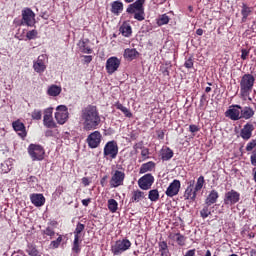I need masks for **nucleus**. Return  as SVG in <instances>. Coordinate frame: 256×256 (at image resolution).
Segmentation results:
<instances>
[{
  "instance_id": "obj_60",
  "label": "nucleus",
  "mask_w": 256,
  "mask_h": 256,
  "mask_svg": "<svg viewBox=\"0 0 256 256\" xmlns=\"http://www.w3.org/2000/svg\"><path fill=\"white\" fill-rule=\"evenodd\" d=\"M107 181V175H105L101 180H100V185L101 187H105V182Z\"/></svg>"
},
{
  "instance_id": "obj_61",
  "label": "nucleus",
  "mask_w": 256,
  "mask_h": 256,
  "mask_svg": "<svg viewBox=\"0 0 256 256\" xmlns=\"http://www.w3.org/2000/svg\"><path fill=\"white\" fill-rule=\"evenodd\" d=\"M45 137H53V130H46Z\"/></svg>"
},
{
  "instance_id": "obj_42",
  "label": "nucleus",
  "mask_w": 256,
  "mask_h": 256,
  "mask_svg": "<svg viewBox=\"0 0 256 256\" xmlns=\"http://www.w3.org/2000/svg\"><path fill=\"white\" fill-rule=\"evenodd\" d=\"M43 117V112L39 109H34L31 114V118L34 121H41V118Z\"/></svg>"
},
{
  "instance_id": "obj_63",
  "label": "nucleus",
  "mask_w": 256,
  "mask_h": 256,
  "mask_svg": "<svg viewBox=\"0 0 256 256\" xmlns=\"http://www.w3.org/2000/svg\"><path fill=\"white\" fill-rule=\"evenodd\" d=\"M196 35H199V36L203 35V29H201V28L197 29Z\"/></svg>"
},
{
  "instance_id": "obj_47",
  "label": "nucleus",
  "mask_w": 256,
  "mask_h": 256,
  "mask_svg": "<svg viewBox=\"0 0 256 256\" xmlns=\"http://www.w3.org/2000/svg\"><path fill=\"white\" fill-rule=\"evenodd\" d=\"M43 235H47L48 237H53L55 235V230L51 227H47L45 230L42 231Z\"/></svg>"
},
{
  "instance_id": "obj_14",
  "label": "nucleus",
  "mask_w": 256,
  "mask_h": 256,
  "mask_svg": "<svg viewBox=\"0 0 256 256\" xmlns=\"http://www.w3.org/2000/svg\"><path fill=\"white\" fill-rule=\"evenodd\" d=\"M241 109V105L234 104L225 112V117H228L231 121H239L241 119Z\"/></svg>"
},
{
  "instance_id": "obj_18",
  "label": "nucleus",
  "mask_w": 256,
  "mask_h": 256,
  "mask_svg": "<svg viewBox=\"0 0 256 256\" xmlns=\"http://www.w3.org/2000/svg\"><path fill=\"white\" fill-rule=\"evenodd\" d=\"M12 127L16 133H18L19 137L25 139L27 137V129L25 128V124L21 122V120H16L12 122Z\"/></svg>"
},
{
  "instance_id": "obj_52",
  "label": "nucleus",
  "mask_w": 256,
  "mask_h": 256,
  "mask_svg": "<svg viewBox=\"0 0 256 256\" xmlns=\"http://www.w3.org/2000/svg\"><path fill=\"white\" fill-rule=\"evenodd\" d=\"M251 165L256 167V149L252 151V155L250 156Z\"/></svg>"
},
{
  "instance_id": "obj_27",
  "label": "nucleus",
  "mask_w": 256,
  "mask_h": 256,
  "mask_svg": "<svg viewBox=\"0 0 256 256\" xmlns=\"http://www.w3.org/2000/svg\"><path fill=\"white\" fill-rule=\"evenodd\" d=\"M139 52L135 48H127L124 51V59H128V61H133V59H137Z\"/></svg>"
},
{
  "instance_id": "obj_49",
  "label": "nucleus",
  "mask_w": 256,
  "mask_h": 256,
  "mask_svg": "<svg viewBox=\"0 0 256 256\" xmlns=\"http://www.w3.org/2000/svg\"><path fill=\"white\" fill-rule=\"evenodd\" d=\"M256 147V140H251L250 142L247 143L246 145V151H253Z\"/></svg>"
},
{
  "instance_id": "obj_8",
  "label": "nucleus",
  "mask_w": 256,
  "mask_h": 256,
  "mask_svg": "<svg viewBox=\"0 0 256 256\" xmlns=\"http://www.w3.org/2000/svg\"><path fill=\"white\" fill-rule=\"evenodd\" d=\"M103 155L106 159H117V155H119V145L117 141H108L104 146Z\"/></svg>"
},
{
  "instance_id": "obj_13",
  "label": "nucleus",
  "mask_w": 256,
  "mask_h": 256,
  "mask_svg": "<svg viewBox=\"0 0 256 256\" xmlns=\"http://www.w3.org/2000/svg\"><path fill=\"white\" fill-rule=\"evenodd\" d=\"M119 67H121V60L115 56H112L106 61V72L108 75H113Z\"/></svg>"
},
{
  "instance_id": "obj_17",
  "label": "nucleus",
  "mask_w": 256,
  "mask_h": 256,
  "mask_svg": "<svg viewBox=\"0 0 256 256\" xmlns=\"http://www.w3.org/2000/svg\"><path fill=\"white\" fill-rule=\"evenodd\" d=\"M255 131V126L251 122H247L243 128L240 130V137L244 141H249L253 137V132Z\"/></svg>"
},
{
  "instance_id": "obj_32",
  "label": "nucleus",
  "mask_w": 256,
  "mask_h": 256,
  "mask_svg": "<svg viewBox=\"0 0 256 256\" xmlns=\"http://www.w3.org/2000/svg\"><path fill=\"white\" fill-rule=\"evenodd\" d=\"M43 125L47 129H56L57 123L53 120V117H43Z\"/></svg>"
},
{
  "instance_id": "obj_50",
  "label": "nucleus",
  "mask_w": 256,
  "mask_h": 256,
  "mask_svg": "<svg viewBox=\"0 0 256 256\" xmlns=\"http://www.w3.org/2000/svg\"><path fill=\"white\" fill-rule=\"evenodd\" d=\"M142 159L145 161L146 159H149V148H142L141 151Z\"/></svg>"
},
{
  "instance_id": "obj_37",
  "label": "nucleus",
  "mask_w": 256,
  "mask_h": 256,
  "mask_svg": "<svg viewBox=\"0 0 256 256\" xmlns=\"http://www.w3.org/2000/svg\"><path fill=\"white\" fill-rule=\"evenodd\" d=\"M78 45L80 47L81 53H86L88 55H91V53H93V50L89 46H87L84 40H80Z\"/></svg>"
},
{
  "instance_id": "obj_64",
  "label": "nucleus",
  "mask_w": 256,
  "mask_h": 256,
  "mask_svg": "<svg viewBox=\"0 0 256 256\" xmlns=\"http://www.w3.org/2000/svg\"><path fill=\"white\" fill-rule=\"evenodd\" d=\"M250 256H256V249L250 250Z\"/></svg>"
},
{
  "instance_id": "obj_55",
  "label": "nucleus",
  "mask_w": 256,
  "mask_h": 256,
  "mask_svg": "<svg viewBox=\"0 0 256 256\" xmlns=\"http://www.w3.org/2000/svg\"><path fill=\"white\" fill-rule=\"evenodd\" d=\"M197 250L195 249H190L188 250L184 256H195V253H196Z\"/></svg>"
},
{
  "instance_id": "obj_25",
  "label": "nucleus",
  "mask_w": 256,
  "mask_h": 256,
  "mask_svg": "<svg viewBox=\"0 0 256 256\" xmlns=\"http://www.w3.org/2000/svg\"><path fill=\"white\" fill-rule=\"evenodd\" d=\"M62 91L63 89L61 88V86L52 84L47 89V95H49V97H59Z\"/></svg>"
},
{
  "instance_id": "obj_53",
  "label": "nucleus",
  "mask_w": 256,
  "mask_h": 256,
  "mask_svg": "<svg viewBox=\"0 0 256 256\" xmlns=\"http://www.w3.org/2000/svg\"><path fill=\"white\" fill-rule=\"evenodd\" d=\"M189 131L190 133H198V131H200L199 126L195 125V124H191L189 126Z\"/></svg>"
},
{
  "instance_id": "obj_51",
  "label": "nucleus",
  "mask_w": 256,
  "mask_h": 256,
  "mask_svg": "<svg viewBox=\"0 0 256 256\" xmlns=\"http://www.w3.org/2000/svg\"><path fill=\"white\" fill-rule=\"evenodd\" d=\"M43 117H53V107L46 108Z\"/></svg>"
},
{
  "instance_id": "obj_40",
  "label": "nucleus",
  "mask_w": 256,
  "mask_h": 256,
  "mask_svg": "<svg viewBox=\"0 0 256 256\" xmlns=\"http://www.w3.org/2000/svg\"><path fill=\"white\" fill-rule=\"evenodd\" d=\"M187 241V237L185 235L181 234L180 232H177V237H176V243L180 247H185V243Z\"/></svg>"
},
{
  "instance_id": "obj_36",
  "label": "nucleus",
  "mask_w": 256,
  "mask_h": 256,
  "mask_svg": "<svg viewBox=\"0 0 256 256\" xmlns=\"http://www.w3.org/2000/svg\"><path fill=\"white\" fill-rule=\"evenodd\" d=\"M83 231H85V224L78 222L74 230V238L81 239V233H83Z\"/></svg>"
},
{
  "instance_id": "obj_20",
  "label": "nucleus",
  "mask_w": 256,
  "mask_h": 256,
  "mask_svg": "<svg viewBox=\"0 0 256 256\" xmlns=\"http://www.w3.org/2000/svg\"><path fill=\"white\" fill-rule=\"evenodd\" d=\"M30 200L35 207H43L45 205V196L43 194H31Z\"/></svg>"
},
{
  "instance_id": "obj_1",
  "label": "nucleus",
  "mask_w": 256,
  "mask_h": 256,
  "mask_svg": "<svg viewBox=\"0 0 256 256\" xmlns=\"http://www.w3.org/2000/svg\"><path fill=\"white\" fill-rule=\"evenodd\" d=\"M80 119L85 131H93L101 125V116L99 109L95 105H87L80 112Z\"/></svg>"
},
{
  "instance_id": "obj_56",
  "label": "nucleus",
  "mask_w": 256,
  "mask_h": 256,
  "mask_svg": "<svg viewBox=\"0 0 256 256\" xmlns=\"http://www.w3.org/2000/svg\"><path fill=\"white\" fill-rule=\"evenodd\" d=\"M83 58H84V63H91V61H93V56H87V55H85V56H83Z\"/></svg>"
},
{
  "instance_id": "obj_5",
  "label": "nucleus",
  "mask_w": 256,
  "mask_h": 256,
  "mask_svg": "<svg viewBox=\"0 0 256 256\" xmlns=\"http://www.w3.org/2000/svg\"><path fill=\"white\" fill-rule=\"evenodd\" d=\"M125 169L114 170L111 172V179L109 181L111 189L123 186L125 183Z\"/></svg>"
},
{
  "instance_id": "obj_54",
  "label": "nucleus",
  "mask_w": 256,
  "mask_h": 256,
  "mask_svg": "<svg viewBox=\"0 0 256 256\" xmlns=\"http://www.w3.org/2000/svg\"><path fill=\"white\" fill-rule=\"evenodd\" d=\"M82 184L84 185V187H89V185H91V181L89 180V178L83 177Z\"/></svg>"
},
{
  "instance_id": "obj_62",
  "label": "nucleus",
  "mask_w": 256,
  "mask_h": 256,
  "mask_svg": "<svg viewBox=\"0 0 256 256\" xmlns=\"http://www.w3.org/2000/svg\"><path fill=\"white\" fill-rule=\"evenodd\" d=\"M160 253H161V256H171V253H169V250L164 251V252H160Z\"/></svg>"
},
{
  "instance_id": "obj_48",
  "label": "nucleus",
  "mask_w": 256,
  "mask_h": 256,
  "mask_svg": "<svg viewBox=\"0 0 256 256\" xmlns=\"http://www.w3.org/2000/svg\"><path fill=\"white\" fill-rule=\"evenodd\" d=\"M159 251L164 252V251H169V246L167 245V242L161 241L159 242Z\"/></svg>"
},
{
  "instance_id": "obj_3",
  "label": "nucleus",
  "mask_w": 256,
  "mask_h": 256,
  "mask_svg": "<svg viewBox=\"0 0 256 256\" xmlns=\"http://www.w3.org/2000/svg\"><path fill=\"white\" fill-rule=\"evenodd\" d=\"M255 87V77L253 74L246 73L240 79V96L242 99H247L248 101H253L252 97H249Z\"/></svg>"
},
{
  "instance_id": "obj_10",
  "label": "nucleus",
  "mask_w": 256,
  "mask_h": 256,
  "mask_svg": "<svg viewBox=\"0 0 256 256\" xmlns=\"http://www.w3.org/2000/svg\"><path fill=\"white\" fill-rule=\"evenodd\" d=\"M35 12L31 8H24L22 10L21 25H26V27H35Z\"/></svg>"
},
{
  "instance_id": "obj_41",
  "label": "nucleus",
  "mask_w": 256,
  "mask_h": 256,
  "mask_svg": "<svg viewBox=\"0 0 256 256\" xmlns=\"http://www.w3.org/2000/svg\"><path fill=\"white\" fill-rule=\"evenodd\" d=\"M209 205L203 206V208L200 211V217L202 219H207L211 215V209H209Z\"/></svg>"
},
{
  "instance_id": "obj_30",
  "label": "nucleus",
  "mask_w": 256,
  "mask_h": 256,
  "mask_svg": "<svg viewBox=\"0 0 256 256\" xmlns=\"http://www.w3.org/2000/svg\"><path fill=\"white\" fill-rule=\"evenodd\" d=\"M119 31L123 35V37H131V33H133L131 25H129L128 23H123Z\"/></svg>"
},
{
  "instance_id": "obj_23",
  "label": "nucleus",
  "mask_w": 256,
  "mask_h": 256,
  "mask_svg": "<svg viewBox=\"0 0 256 256\" xmlns=\"http://www.w3.org/2000/svg\"><path fill=\"white\" fill-rule=\"evenodd\" d=\"M111 13H113V15H121V13H123V2L120 0L112 2Z\"/></svg>"
},
{
  "instance_id": "obj_16",
  "label": "nucleus",
  "mask_w": 256,
  "mask_h": 256,
  "mask_svg": "<svg viewBox=\"0 0 256 256\" xmlns=\"http://www.w3.org/2000/svg\"><path fill=\"white\" fill-rule=\"evenodd\" d=\"M101 137H102L101 132L99 131L92 132L86 139L88 143V147H90V149H97V147L101 145Z\"/></svg>"
},
{
  "instance_id": "obj_28",
  "label": "nucleus",
  "mask_w": 256,
  "mask_h": 256,
  "mask_svg": "<svg viewBox=\"0 0 256 256\" xmlns=\"http://www.w3.org/2000/svg\"><path fill=\"white\" fill-rule=\"evenodd\" d=\"M253 13V8L249 7L246 3H242V22L245 23L247 21V17Z\"/></svg>"
},
{
  "instance_id": "obj_57",
  "label": "nucleus",
  "mask_w": 256,
  "mask_h": 256,
  "mask_svg": "<svg viewBox=\"0 0 256 256\" xmlns=\"http://www.w3.org/2000/svg\"><path fill=\"white\" fill-rule=\"evenodd\" d=\"M143 142H139V143H136L134 146H133V149L135 151H137V149H143Z\"/></svg>"
},
{
  "instance_id": "obj_39",
  "label": "nucleus",
  "mask_w": 256,
  "mask_h": 256,
  "mask_svg": "<svg viewBox=\"0 0 256 256\" xmlns=\"http://www.w3.org/2000/svg\"><path fill=\"white\" fill-rule=\"evenodd\" d=\"M26 252L29 256H39V250H37V246L33 244H28Z\"/></svg>"
},
{
  "instance_id": "obj_59",
  "label": "nucleus",
  "mask_w": 256,
  "mask_h": 256,
  "mask_svg": "<svg viewBox=\"0 0 256 256\" xmlns=\"http://www.w3.org/2000/svg\"><path fill=\"white\" fill-rule=\"evenodd\" d=\"M177 233L170 232L168 234V239H171L172 241H176Z\"/></svg>"
},
{
  "instance_id": "obj_26",
  "label": "nucleus",
  "mask_w": 256,
  "mask_h": 256,
  "mask_svg": "<svg viewBox=\"0 0 256 256\" xmlns=\"http://www.w3.org/2000/svg\"><path fill=\"white\" fill-rule=\"evenodd\" d=\"M114 107L116 109H118V111H121L123 113V115L125 117H127L128 119H131V117H133V113H131V110L125 106H123V104H121V102L117 101L114 104Z\"/></svg>"
},
{
  "instance_id": "obj_43",
  "label": "nucleus",
  "mask_w": 256,
  "mask_h": 256,
  "mask_svg": "<svg viewBox=\"0 0 256 256\" xmlns=\"http://www.w3.org/2000/svg\"><path fill=\"white\" fill-rule=\"evenodd\" d=\"M38 35H39V32L34 29L26 33V38L28 39V41H31L33 39H37Z\"/></svg>"
},
{
  "instance_id": "obj_9",
  "label": "nucleus",
  "mask_w": 256,
  "mask_h": 256,
  "mask_svg": "<svg viewBox=\"0 0 256 256\" xmlns=\"http://www.w3.org/2000/svg\"><path fill=\"white\" fill-rule=\"evenodd\" d=\"M54 117L58 125H65L69 121V108L65 105L57 106Z\"/></svg>"
},
{
  "instance_id": "obj_34",
  "label": "nucleus",
  "mask_w": 256,
  "mask_h": 256,
  "mask_svg": "<svg viewBox=\"0 0 256 256\" xmlns=\"http://www.w3.org/2000/svg\"><path fill=\"white\" fill-rule=\"evenodd\" d=\"M169 21H171V18H169L167 14H162L156 20V23H157L158 27H163V25H168Z\"/></svg>"
},
{
  "instance_id": "obj_38",
  "label": "nucleus",
  "mask_w": 256,
  "mask_h": 256,
  "mask_svg": "<svg viewBox=\"0 0 256 256\" xmlns=\"http://www.w3.org/2000/svg\"><path fill=\"white\" fill-rule=\"evenodd\" d=\"M148 199L152 202L156 203V201H159V190L153 189L148 192Z\"/></svg>"
},
{
  "instance_id": "obj_44",
  "label": "nucleus",
  "mask_w": 256,
  "mask_h": 256,
  "mask_svg": "<svg viewBox=\"0 0 256 256\" xmlns=\"http://www.w3.org/2000/svg\"><path fill=\"white\" fill-rule=\"evenodd\" d=\"M194 64H195V61L193 60V56H190V57L186 58L184 67L186 69H193Z\"/></svg>"
},
{
  "instance_id": "obj_46",
  "label": "nucleus",
  "mask_w": 256,
  "mask_h": 256,
  "mask_svg": "<svg viewBox=\"0 0 256 256\" xmlns=\"http://www.w3.org/2000/svg\"><path fill=\"white\" fill-rule=\"evenodd\" d=\"M249 53H251V50L243 48L241 50V59L242 61H247L249 58Z\"/></svg>"
},
{
  "instance_id": "obj_35",
  "label": "nucleus",
  "mask_w": 256,
  "mask_h": 256,
  "mask_svg": "<svg viewBox=\"0 0 256 256\" xmlns=\"http://www.w3.org/2000/svg\"><path fill=\"white\" fill-rule=\"evenodd\" d=\"M108 209L110 213H117V209H119V203L115 199L108 200Z\"/></svg>"
},
{
  "instance_id": "obj_12",
  "label": "nucleus",
  "mask_w": 256,
  "mask_h": 256,
  "mask_svg": "<svg viewBox=\"0 0 256 256\" xmlns=\"http://www.w3.org/2000/svg\"><path fill=\"white\" fill-rule=\"evenodd\" d=\"M153 183H155V177L151 173L145 174L138 180V186L142 191H149L153 187Z\"/></svg>"
},
{
  "instance_id": "obj_2",
  "label": "nucleus",
  "mask_w": 256,
  "mask_h": 256,
  "mask_svg": "<svg viewBox=\"0 0 256 256\" xmlns=\"http://www.w3.org/2000/svg\"><path fill=\"white\" fill-rule=\"evenodd\" d=\"M186 189L183 194L184 201H190L193 203L197 199V193L203 189L205 185V177L204 176H199L197 178L196 184L195 180H190L186 182Z\"/></svg>"
},
{
  "instance_id": "obj_45",
  "label": "nucleus",
  "mask_w": 256,
  "mask_h": 256,
  "mask_svg": "<svg viewBox=\"0 0 256 256\" xmlns=\"http://www.w3.org/2000/svg\"><path fill=\"white\" fill-rule=\"evenodd\" d=\"M61 241H63V236H59L56 240H53L50 243L52 249H59V245H61Z\"/></svg>"
},
{
  "instance_id": "obj_7",
  "label": "nucleus",
  "mask_w": 256,
  "mask_h": 256,
  "mask_svg": "<svg viewBox=\"0 0 256 256\" xmlns=\"http://www.w3.org/2000/svg\"><path fill=\"white\" fill-rule=\"evenodd\" d=\"M28 155H30L32 161H43L45 159V148L39 144H30Z\"/></svg>"
},
{
  "instance_id": "obj_58",
  "label": "nucleus",
  "mask_w": 256,
  "mask_h": 256,
  "mask_svg": "<svg viewBox=\"0 0 256 256\" xmlns=\"http://www.w3.org/2000/svg\"><path fill=\"white\" fill-rule=\"evenodd\" d=\"M89 203H91V198L83 199V200H82V205H83L84 207H89Z\"/></svg>"
},
{
  "instance_id": "obj_4",
  "label": "nucleus",
  "mask_w": 256,
  "mask_h": 256,
  "mask_svg": "<svg viewBox=\"0 0 256 256\" xmlns=\"http://www.w3.org/2000/svg\"><path fill=\"white\" fill-rule=\"evenodd\" d=\"M145 0H136L134 3L129 4L126 13L134 15L136 21H145Z\"/></svg>"
},
{
  "instance_id": "obj_22",
  "label": "nucleus",
  "mask_w": 256,
  "mask_h": 256,
  "mask_svg": "<svg viewBox=\"0 0 256 256\" xmlns=\"http://www.w3.org/2000/svg\"><path fill=\"white\" fill-rule=\"evenodd\" d=\"M255 116V110L251 106H245L240 110V119H252Z\"/></svg>"
},
{
  "instance_id": "obj_19",
  "label": "nucleus",
  "mask_w": 256,
  "mask_h": 256,
  "mask_svg": "<svg viewBox=\"0 0 256 256\" xmlns=\"http://www.w3.org/2000/svg\"><path fill=\"white\" fill-rule=\"evenodd\" d=\"M33 69L36 73H45L47 65H45V55L38 56L37 61L33 63Z\"/></svg>"
},
{
  "instance_id": "obj_6",
  "label": "nucleus",
  "mask_w": 256,
  "mask_h": 256,
  "mask_svg": "<svg viewBox=\"0 0 256 256\" xmlns=\"http://www.w3.org/2000/svg\"><path fill=\"white\" fill-rule=\"evenodd\" d=\"M131 249V241L127 238L117 240L114 245L111 246V253L114 256L122 255L125 251Z\"/></svg>"
},
{
  "instance_id": "obj_33",
  "label": "nucleus",
  "mask_w": 256,
  "mask_h": 256,
  "mask_svg": "<svg viewBox=\"0 0 256 256\" xmlns=\"http://www.w3.org/2000/svg\"><path fill=\"white\" fill-rule=\"evenodd\" d=\"M81 243H83V240L81 238L74 237L72 251L73 253H76V255H79V253H81Z\"/></svg>"
},
{
  "instance_id": "obj_11",
  "label": "nucleus",
  "mask_w": 256,
  "mask_h": 256,
  "mask_svg": "<svg viewBox=\"0 0 256 256\" xmlns=\"http://www.w3.org/2000/svg\"><path fill=\"white\" fill-rule=\"evenodd\" d=\"M239 201H241V193L236 190L231 189L224 194V205H236Z\"/></svg>"
},
{
  "instance_id": "obj_31",
  "label": "nucleus",
  "mask_w": 256,
  "mask_h": 256,
  "mask_svg": "<svg viewBox=\"0 0 256 256\" xmlns=\"http://www.w3.org/2000/svg\"><path fill=\"white\" fill-rule=\"evenodd\" d=\"M173 150L169 147H166L165 149H162L161 152V159L162 161H169L171 159H173Z\"/></svg>"
},
{
  "instance_id": "obj_15",
  "label": "nucleus",
  "mask_w": 256,
  "mask_h": 256,
  "mask_svg": "<svg viewBox=\"0 0 256 256\" xmlns=\"http://www.w3.org/2000/svg\"><path fill=\"white\" fill-rule=\"evenodd\" d=\"M179 191H181V181L178 179H174L167 187L165 195L170 198L176 197V195H179Z\"/></svg>"
},
{
  "instance_id": "obj_24",
  "label": "nucleus",
  "mask_w": 256,
  "mask_h": 256,
  "mask_svg": "<svg viewBox=\"0 0 256 256\" xmlns=\"http://www.w3.org/2000/svg\"><path fill=\"white\" fill-rule=\"evenodd\" d=\"M145 199V192L141 190H133L132 196L130 198V203H139V201H143Z\"/></svg>"
},
{
  "instance_id": "obj_29",
  "label": "nucleus",
  "mask_w": 256,
  "mask_h": 256,
  "mask_svg": "<svg viewBox=\"0 0 256 256\" xmlns=\"http://www.w3.org/2000/svg\"><path fill=\"white\" fill-rule=\"evenodd\" d=\"M152 169H155V162L149 161V162L141 165L139 173H140V175H143L144 173H147V172L151 171Z\"/></svg>"
},
{
  "instance_id": "obj_21",
  "label": "nucleus",
  "mask_w": 256,
  "mask_h": 256,
  "mask_svg": "<svg viewBox=\"0 0 256 256\" xmlns=\"http://www.w3.org/2000/svg\"><path fill=\"white\" fill-rule=\"evenodd\" d=\"M219 199V192L215 189L211 190L208 196L205 199V205L211 206L215 205L217 203V200Z\"/></svg>"
}]
</instances>
